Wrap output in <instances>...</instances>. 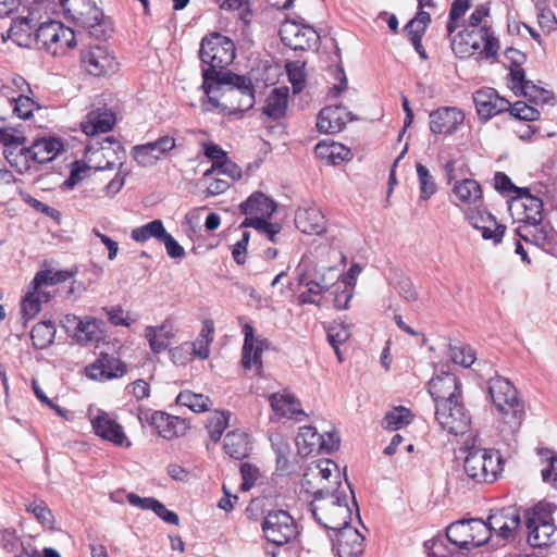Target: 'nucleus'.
<instances>
[{
    "mask_svg": "<svg viewBox=\"0 0 557 557\" xmlns=\"http://www.w3.org/2000/svg\"><path fill=\"white\" fill-rule=\"evenodd\" d=\"M14 113L21 119H29L33 115L35 109L39 106L36 101L27 94H20L17 98H13Z\"/></svg>",
    "mask_w": 557,
    "mask_h": 557,
    "instance_id": "nucleus-60",
    "label": "nucleus"
},
{
    "mask_svg": "<svg viewBox=\"0 0 557 557\" xmlns=\"http://www.w3.org/2000/svg\"><path fill=\"white\" fill-rule=\"evenodd\" d=\"M451 359L456 364L469 368L474 363L476 357L474 349L470 346H454L451 347Z\"/></svg>",
    "mask_w": 557,
    "mask_h": 557,
    "instance_id": "nucleus-61",
    "label": "nucleus"
},
{
    "mask_svg": "<svg viewBox=\"0 0 557 557\" xmlns=\"http://www.w3.org/2000/svg\"><path fill=\"white\" fill-rule=\"evenodd\" d=\"M207 100L202 108L226 110L231 113L243 112L255 104V92L251 81L235 74H224L219 79L202 85Z\"/></svg>",
    "mask_w": 557,
    "mask_h": 557,
    "instance_id": "nucleus-1",
    "label": "nucleus"
},
{
    "mask_svg": "<svg viewBox=\"0 0 557 557\" xmlns=\"http://www.w3.org/2000/svg\"><path fill=\"white\" fill-rule=\"evenodd\" d=\"M228 419H230V413L224 412V411H222V412L215 411L214 413H212L210 416L208 424H207V429H208L210 438L214 443H218L221 440V436H222L224 430L228 425Z\"/></svg>",
    "mask_w": 557,
    "mask_h": 557,
    "instance_id": "nucleus-53",
    "label": "nucleus"
},
{
    "mask_svg": "<svg viewBox=\"0 0 557 557\" xmlns=\"http://www.w3.org/2000/svg\"><path fill=\"white\" fill-rule=\"evenodd\" d=\"M85 371L91 380L104 382L122 377L127 371V366L114 356L100 354L92 363L86 367Z\"/></svg>",
    "mask_w": 557,
    "mask_h": 557,
    "instance_id": "nucleus-20",
    "label": "nucleus"
},
{
    "mask_svg": "<svg viewBox=\"0 0 557 557\" xmlns=\"http://www.w3.org/2000/svg\"><path fill=\"white\" fill-rule=\"evenodd\" d=\"M524 198L523 207L525 213V221L534 226L541 224L543 220V201L529 194L527 189L522 191V196Z\"/></svg>",
    "mask_w": 557,
    "mask_h": 557,
    "instance_id": "nucleus-47",
    "label": "nucleus"
},
{
    "mask_svg": "<svg viewBox=\"0 0 557 557\" xmlns=\"http://www.w3.org/2000/svg\"><path fill=\"white\" fill-rule=\"evenodd\" d=\"M429 393L437 407L438 403L460 399L461 384L453 373L441 372L430 380Z\"/></svg>",
    "mask_w": 557,
    "mask_h": 557,
    "instance_id": "nucleus-18",
    "label": "nucleus"
},
{
    "mask_svg": "<svg viewBox=\"0 0 557 557\" xmlns=\"http://www.w3.org/2000/svg\"><path fill=\"white\" fill-rule=\"evenodd\" d=\"M191 346L189 342H185L180 346L170 349V357L175 364H186L193 359Z\"/></svg>",
    "mask_w": 557,
    "mask_h": 557,
    "instance_id": "nucleus-63",
    "label": "nucleus"
},
{
    "mask_svg": "<svg viewBox=\"0 0 557 557\" xmlns=\"http://www.w3.org/2000/svg\"><path fill=\"white\" fill-rule=\"evenodd\" d=\"M176 332L174 320L168 317L158 326H146L145 338L148 341L151 351L153 354H160L169 348L171 342L176 336Z\"/></svg>",
    "mask_w": 557,
    "mask_h": 557,
    "instance_id": "nucleus-26",
    "label": "nucleus"
},
{
    "mask_svg": "<svg viewBox=\"0 0 557 557\" xmlns=\"http://www.w3.org/2000/svg\"><path fill=\"white\" fill-rule=\"evenodd\" d=\"M81 62L86 72L94 76L114 74L119 66L115 57L107 47L101 45L91 46L84 50Z\"/></svg>",
    "mask_w": 557,
    "mask_h": 557,
    "instance_id": "nucleus-14",
    "label": "nucleus"
},
{
    "mask_svg": "<svg viewBox=\"0 0 557 557\" xmlns=\"http://www.w3.org/2000/svg\"><path fill=\"white\" fill-rule=\"evenodd\" d=\"M239 208L240 212L246 216L245 220H271L276 211V203L263 193L255 191L246 201L240 203Z\"/></svg>",
    "mask_w": 557,
    "mask_h": 557,
    "instance_id": "nucleus-27",
    "label": "nucleus"
},
{
    "mask_svg": "<svg viewBox=\"0 0 557 557\" xmlns=\"http://www.w3.org/2000/svg\"><path fill=\"white\" fill-rule=\"evenodd\" d=\"M350 112L341 106L323 108L317 121V128L321 133L335 134L341 132L348 121H351Z\"/></svg>",
    "mask_w": 557,
    "mask_h": 557,
    "instance_id": "nucleus-28",
    "label": "nucleus"
},
{
    "mask_svg": "<svg viewBox=\"0 0 557 557\" xmlns=\"http://www.w3.org/2000/svg\"><path fill=\"white\" fill-rule=\"evenodd\" d=\"M485 524L490 529V537L494 533L504 540L513 539L521 524L519 509L509 506L492 510Z\"/></svg>",
    "mask_w": 557,
    "mask_h": 557,
    "instance_id": "nucleus-15",
    "label": "nucleus"
},
{
    "mask_svg": "<svg viewBox=\"0 0 557 557\" xmlns=\"http://www.w3.org/2000/svg\"><path fill=\"white\" fill-rule=\"evenodd\" d=\"M528 542L533 547L549 546L557 542V528L554 522L534 525L528 530Z\"/></svg>",
    "mask_w": 557,
    "mask_h": 557,
    "instance_id": "nucleus-41",
    "label": "nucleus"
},
{
    "mask_svg": "<svg viewBox=\"0 0 557 557\" xmlns=\"http://www.w3.org/2000/svg\"><path fill=\"white\" fill-rule=\"evenodd\" d=\"M63 10L75 24L96 39L107 38L111 32V23L104 18L102 11L90 0H59Z\"/></svg>",
    "mask_w": 557,
    "mask_h": 557,
    "instance_id": "nucleus-6",
    "label": "nucleus"
},
{
    "mask_svg": "<svg viewBox=\"0 0 557 557\" xmlns=\"http://www.w3.org/2000/svg\"><path fill=\"white\" fill-rule=\"evenodd\" d=\"M3 156L8 163L20 174L30 172L33 170V159L29 147L15 145L12 148L3 149Z\"/></svg>",
    "mask_w": 557,
    "mask_h": 557,
    "instance_id": "nucleus-38",
    "label": "nucleus"
},
{
    "mask_svg": "<svg viewBox=\"0 0 557 557\" xmlns=\"http://www.w3.org/2000/svg\"><path fill=\"white\" fill-rule=\"evenodd\" d=\"M429 117L432 134L450 135L463 123L465 114L456 107H442L432 111Z\"/></svg>",
    "mask_w": 557,
    "mask_h": 557,
    "instance_id": "nucleus-23",
    "label": "nucleus"
},
{
    "mask_svg": "<svg viewBox=\"0 0 557 557\" xmlns=\"http://www.w3.org/2000/svg\"><path fill=\"white\" fill-rule=\"evenodd\" d=\"M327 342L337 349V346L347 342L351 336L350 325L342 321H334L326 327Z\"/></svg>",
    "mask_w": 557,
    "mask_h": 557,
    "instance_id": "nucleus-49",
    "label": "nucleus"
},
{
    "mask_svg": "<svg viewBox=\"0 0 557 557\" xmlns=\"http://www.w3.org/2000/svg\"><path fill=\"white\" fill-rule=\"evenodd\" d=\"M236 55L234 42L219 34L212 33L201 40L199 57L202 63L209 65V69L202 71L203 84L219 79L225 73L221 70L230 65Z\"/></svg>",
    "mask_w": 557,
    "mask_h": 557,
    "instance_id": "nucleus-4",
    "label": "nucleus"
},
{
    "mask_svg": "<svg viewBox=\"0 0 557 557\" xmlns=\"http://www.w3.org/2000/svg\"><path fill=\"white\" fill-rule=\"evenodd\" d=\"M298 284L307 287V290L299 295L301 304H312L319 306L318 297L324 293L320 287H314L312 282L308 280V271H302L298 274Z\"/></svg>",
    "mask_w": 557,
    "mask_h": 557,
    "instance_id": "nucleus-56",
    "label": "nucleus"
},
{
    "mask_svg": "<svg viewBox=\"0 0 557 557\" xmlns=\"http://www.w3.org/2000/svg\"><path fill=\"white\" fill-rule=\"evenodd\" d=\"M446 539L459 548L470 549L490 540V529L482 519L456 521L447 527Z\"/></svg>",
    "mask_w": 557,
    "mask_h": 557,
    "instance_id": "nucleus-10",
    "label": "nucleus"
},
{
    "mask_svg": "<svg viewBox=\"0 0 557 557\" xmlns=\"http://www.w3.org/2000/svg\"><path fill=\"white\" fill-rule=\"evenodd\" d=\"M60 140L52 137L36 139L29 147L34 163H46L52 161L62 150Z\"/></svg>",
    "mask_w": 557,
    "mask_h": 557,
    "instance_id": "nucleus-34",
    "label": "nucleus"
},
{
    "mask_svg": "<svg viewBox=\"0 0 557 557\" xmlns=\"http://www.w3.org/2000/svg\"><path fill=\"white\" fill-rule=\"evenodd\" d=\"M453 196L459 207L473 208L478 210L483 203V191L479 182L472 178H462L455 182Z\"/></svg>",
    "mask_w": 557,
    "mask_h": 557,
    "instance_id": "nucleus-25",
    "label": "nucleus"
},
{
    "mask_svg": "<svg viewBox=\"0 0 557 557\" xmlns=\"http://www.w3.org/2000/svg\"><path fill=\"white\" fill-rule=\"evenodd\" d=\"M124 150L112 137L107 136L102 141L99 138L89 139L85 149V162L88 169L102 171L112 169L117 162L122 165Z\"/></svg>",
    "mask_w": 557,
    "mask_h": 557,
    "instance_id": "nucleus-11",
    "label": "nucleus"
},
{
    "mask_svg": "<svg viewBox=\"0 0 557 557\" xmlns=\"http://www.w3.org/2000/svg\"><path fill=\"white\" fill-rule=\"evenodd\" d=\"M463 469L476 483H493L503 470L502 456L495 449L473 448L465 458Z\"/></svg>",
    "mask_w": 557,
    "mask_h": 557,
    "instance_id": "nucleus-7",
    "label": "nucleus"
},
{
    "mask_svg": "<svg viewBox=\"0 0 557 557\" xmlns=\"http://www.w3.org/2000/svg\"><path fill=\"white\" fill-rule=\"evenodd\" d=\"M280 36L285 46L293 50H307L318 44L319 35L311 27L294 21H285L280 27Z\"/></svg>",
    "mask_w": 557,
    "mask_h": 557,
    "instance_id": "nucleus-16",
    "label": "nucleus"
},
{
    "mask_svg": "<svg viewBox=\"0 0 557 557\" xmlns=\"http://www.w3.org/2000/svg\"><path fill=\"white\" fill-rule=\"evenodd\" d=\"M321 434L317 432L315 428L305 425L299 429L296 436V446L299 454L308 456L313 453L321 451Z\"/></svg>",
    "mask_w": 557,
    "mask_h": 557,
    "instance_id": "nucleus-39",
    "label": "nucleus"
},
{
    "mask_svg": "<svg viewBox=\"0 0 557 557\" xmlns=\"http://www.w3.org/2000/svg\"><path fill=\"white\" fill-rule=\"evenodd\" d=\"M203 175L207 178H210L212 175H225L235 181L242 177V170L236 163L226 158L222 162L211 165Z\"/></svg>",
    "mask_w": 557,
    "mask_h": 557,
    "instance_id": "nucleus-52",
    "label": "nucleus"
},
{
    "mask_svg": "<svg viewBox=\"0 0 557 557\" xmlns=\"http://www.w3.org/2000/svg\"><path fill=\"white\" fill-rule=\"evenodd\" d=\"M487 389L500 419V432L505 434L516 433L520 429L525 414L517 388L508 379L497 375L488 380Z\"/></svg>",
    "mask_w": 557,
    "mask_h": 557,
    "instance_id": "nucleus-2",
    "label": "nucleus"
},
{
    "mask_svg": "<svg viewBox=\"0 0 557 557\" xmlns=\"http://www.w3.org/2000/svg\"><path fill=\"white\" fill-rule=\"evenodd\" d=\"M223 448L226 455L236 460L247 458L252 449L249 435L243 430L227 432Z\"/></svg>",
    "mask_w": 557,
    "mask_h": 557,
    "instance_id": "nucleus-32",
    "label": "nucleus"
},
{
    "mask_svg": "<svg viewBox=\"0 0 557 557\" xmlns=\"http://www.w3.org/2000/svg\"><path fill=\"white\" fill-rule=\"evenodd\" d=\"M451 50L458 58L479 54L480 59H495L499 51V41L491 26L482 25L479 29L465 28L451 39Z\"/></svg>",
    "mask_w": 557,
    "mask_h": 557,
    "instance_id": "nucleus-5",
    "label": "nucleus"
},
{
    "mask_svg": "<svg viewBox=\"0 0 557 557\" xmlns=\"http://www.w3.org/2000/svg\"><path fill=\"white\" fill-rule=\"evenodd\" d=\"M176 404L188 407L194 412H205L212 406L211 399L203 394L182 391L176 397Z\"/></svg>",
    "mask_w": 557,
    "mask_h": 557,
    "instance_id": "nucleus-44",
    "label": "nucleus"
},
{
    "mask_svg": "<svg viewBox=\"0 0 557 557\" xmlns=\"http://www.w3.org/2000/svg\"><path fill=\"white\" fill-rule=\"evenodd\" d=\"M71 276L72 273L67 271H57L54 273L49 270L39 271L35 275V288L55 285L65 282Z\"/></svg>",
    "mask_w": 557,
    "mask_h": 557,
    "instance_id": "nucleus-57",
    "label": "nucleus"
},
{
    "mask_svg": "<svg viewBox=\"0 0 557 557\" xmlns=\"http://www.w3.org/2000/svg\"><path fill=\"white\" fill-rule=\"evenodd\" d=\"M435 420L442 430L455 436L463 435L471 425L470 412L461 398L438 403L435 407Z\"/></svg>",
    "mask_w": 557,
    "mask_h": 557,
    "instance_id": "nucleus-12",
    "label": "nucleus"
},
{
    "mask_svg": "<svg viewBox=\"0 0 557 557\" xmlns=\"http://www.w3.org/2000/svg\"><path fill=\"white\" fill-rule=\"evenodd\" d=\"M26 510L32 512L35 518L45 527L51 528L53 524V515L44 500H34L26 505Z\"/></svg>",
    "mask_w": 557,
    "mask_h": 557,
    "instance_id": "nucleus-59",
    "label": "nucleus"
},
{
    "mask_svg": "<svg viewBox=\"0 0 557 557\" xmlns=\"http://www.w3.org/2000/svg\"><path fill=\"white\" fill-rule=\"evenodd\" d=\"M165 228L161 220H153L143 226L132 230L131 237L137 243H145L150 238L161 240L165 235Z\"/></svg>",
    "mask_w": 557,
    "mask_h": 557,
    "instance_id": "nucleus-45",
    "label": "nucleus"
},
{
    "mask_svg": "<svg viewBox=\"0 0 557 557\" xmlns=\"http://www.w3.org/2000/svg\"><path fill=\"white\" fill-rule=\"evenodd\" d=\"M508 111L513 117L522 121H535L540 116L539 110L523 101H517Z\"/></svg>",
    "mask_w": 557,
    "mask_h": 557,
    "instance_id": "nucleus-62",
    "label": "nucleus"
},
{
    "mask_svg": "<svg viewBox=\"0 0 557 557\" xmlns=\"http://www.w3.org/2000/svg\"><path fill=\"white\" fill-rule=\"evenodd\" d=\"M55 336V326L51 321L38 322L30 332L33 344L38 349H45L49 347Z\"/></svg>",
    "mask_w": 557,
    "mask_h": 557,
    "instance_id": "nucleus-42",
    "label": "nucleus"
},
{
    "mask_svg": "<svg viewBox=\"0 0 557 557\" xmlns=\"http://www.w3.org/2000/svg\"><path fill=\"white\" fill-rule=\"evenodd\" d=\"M473 101L479 119L484 122L510 109V102L504 97H500L493 88H484L475 91Z\"/></svg>",
    "mask_w": 557,
    "mask_h": 557,
    "instance_id": "nucleus-17",
    "label": "nucleus"
},
{
    "mask_svg": "<svg viewBox=\"0 0 557 557\" xmlns=\"http://www.w3.org/2000/svg\"><path fill=\"white\" fill-rule=\"evenodd\" d=\"M270 405L275 413L282 417L296 418L298 414H305L298 399L287 392L272 394Z\"/></svg>",
    "mask_w": 557,
    "mask_h": 557,
    "instance_id": "nucleus-36",
    "label": "nucleus"
},
{
    "mask_svg": "<svg viewBox=\"0 0 557 557\" xmlns=\"http://www.w3.org/2000/svg\"><path fill=\"white\" fill-rule=\"evenodd\" d=\"M152 420L162 437L170 440L177 436L176 425L181 423L178 418L163 412H157L152 417Z\"/></svg>",
    "mask_w": 557,
    "mask_h": 557,
    "instance_id": "nucleus-50",
    "label": "nucleus"
},
{
    "mask_svg": "<svg viewBox=\"0 0 557 557\" xmlns=\"http://www.w3.org/2000/svg\"><path fill=\"white\" fill-rule=\"evenodd\" d=\"M272 447L276 454V470L282 474H289L293 471V463L290 462L288 455L290 453L289 444L282 437L272 441Z\"/></svg>",
    "mask_w": 557,
    "mask_h": 557,
    "instance_id": "nucleus-48",
    "label": "nucleus"
},
{
    "mask_svg": "<svg viewBox=\"0 0 557 557\" xmlns=\"http://www.w3.org/2000/svg\"><path fill=\"white\" fill-rule=\"evenodd\" d=\"M545 457L547 465L542 469V478L544 482L557 481V455L550 450H546Z\"/></svg>",
    "mask_w": 557,
    "mask_h": 557,
    "instance_id": "nucleus-64",
    "label": "nucleus"
},
{
    "mask_svg": "<svg viewBox=\"0 0 557 557\" xmlns=\"http://www.w3.org/2000/svg\"><path fill=\"white\" fill-rule=\"evenodd\" d=\"M240 227H252L260 234L267 236L272 243H276V235L282 230L278 223H271L270 220L260 219L244 220Z\"/></svg>",
    "mask_w": 557,
    "mask_h": 557,
    "instance_id": "nucleus-51",
    "label": "nucleus"
},
{
    "mask_svg": "<svg viewBox=\"0 0 557 557\" xmlns=\"http://www.w3.org/2000/svg\"><path fill=\"white\" fill-rule=\"evenodd\" d=\"M34 38L36 41L33 48L46 50L52 55L62 54L76 45L72 28L65 27L61 22L44 18L38 24Z\"/></svg>",
    "mask_w": 557,
    "mask_h": 557,
    "instance_id": "nucleus-8",
    "label": "nucleus"
},
{
    "mask_svg": "<svg viewBox=\"0 0 557 557\" xmlns=\"http://www.w3.org/2000/svg\"><path fill=\"white\" fill-rule=\"evenodd\" d=\"M412 413L406 407H394L386 412L382 425L386 430L396 431L408 425L412 421Z\"/></svg>",
    "mask_w": 557,
    "mask_h": 557,
    "instance_id": "nucleus-46",
    "label": "nucleus"
},
{
    "mask_svg": "<svg viewBox=\"0 0 557 557\" xmlns=\"http://www.w3.org/2000/svg\"><path fill=\"white\" fill-rule=\"evenodd\" d=\"M335 548L339 557H359L363 552L364 537L350 523L334 530Z\"/></svg>",
    "mask_w": 557,
    "mask_h": 557,
    "instance_id": "nucleus-24",
    "label": "nucleus"
},
{
    "mask_svg": "<svg viewBox=\"0 0 557 557\" xmlns=\"http://www.w3.org/2000/svg\"><path fill=\"white\" fill-rule=\"evenodd\" d=\"M336 487L322 484L312 491L310 510L314 519L329 530H337L350 523L351 511L347 505L346 496L338 492L341 483L335 481Z\"/></svg>",
    "mask_w": 557,
    "mask_h": 557,
    "instance_id": "nucleus-3",
    "label": "nucleus"
},
{
    "mask_svg": "<svg viewBox=\"0 0 557 557\" xmlns=\"http://www.w3.org/2000/svg\"><path fill=\"white\" fill-rule=\"evenodd\" d=\"M243 332L245 338L242 364L245 369H251L252 367L260 368L262 364L261 354L263 350V342L255 337V330L249 323H245Z\"/></svg>",
    "mask_w": 557,
    "mask_h": 557,
    "instance_id": "nucleus-31",
    "label": "nucleus"
},
{
    "mask_svg": "<svg viewBox=\"0 0 557 557\" xmlns=\"http://www.w3.org/2000/svg\"><path fill=\"white\" fill-rule=\"evenodd\" d=\"M288 103V88H274L265 99L263 113L271 119H281L285 115Z\"/></svg>",
    "mask_w": 557,
    "mask_h": 557,
    "instance_id": "nucleus-37",
    "label": "nucleus"
},
{
    "mask_svg": "<svg viewBox=\"0 0 557 557\" xmlns=\"http://www.w3.org/2000/svg\"><path fill=\"white\" fill-rule=\"evenodd\" d=\"M91 425L95 433L102 440L111 442L116 446L131 447L132 443L127 438L123 426L110 417L109 413L100 411L91 419Z\"/></svg>",
    "mask_w": 557,
    "mask_h": 557,
    "instance_id": "nucleus-22",
    "label": "nucleus"
},
{
    "mask_svg": "<svg viewBox=\"0 0 557 557\" xmlns=\"http://www.w3.org/2000/svg\"><path fill=\"white\" fill-rule=\"evenodd\" d=\"M45 15L46 11L41 3L35 2L23 8L12 20L8 37L20 47L33 48L36 41L35 32Z\"/></svg>",
    "mask_w": 557,
    "mask_h": 557,
    "instance_id": "nucleus-9",
    "label": "nucleus"
},
{
    "mask_svg": "<svg viewBox=\"0 0 557 557\" xmlns=\"http://www.w3.org/2000/svg\"><path fill=\"white\" fill-rule=\"evenodd\" d=\"M49 293L42 287L35 288V277L33 278L26 295L21 300V312L24 319H34L41 309V302L49 300Z\"/></svg>",
    "mask_w": 557,
    "mask_h": 557,
    "instance_id": "nucleus-35",
    "label": "nucleus"
},
{
    "mask_svg": "<svg viewBox=\"0 0 557 557\" xmlns=\"http://www.w3.org/2000/svg\"><path fill=\"white\" fill-rule=\"evenodd\" d=\"M103 322L96 318H84L81 327L75 332V338L78 343L87 345L101 338V325Z\"/></svg>",
    "mask_w": 557,
    "mask_h": 557,
    "instance_id": "nucleus-43",
    "label": "nucleus"
},
{
    "mask_svg": "<svg viewBox=\"0 0 557 557\" xmlns=\"http://www.w3.org/2000/svg\"><path fill=\"white\" fill-rule=\"evenodd\" d=\"M416 170L420 185V198L426 200L436 191V184L426 166L418 163Z\"/></svg>",
    "mask_w": 557,
    "mask_h": 557,
    "instance_id": "nucleus-55",
    "label": "nucleus"
},
{
    "mask_svg": "<svg viewBox=\"0 0 557 557\" xmlns=\"http://www.w3.org/2000/svg\"><path fill=\"white\" fill-rule=\"evenodd\" d=\"M175 139L164 135L154 141L137 145L133 148V158L143 168L153 165L162 154L175 148Z\"/></svg>",
    "mask_w": 557,
    "mask_h": 557,
    "instance_id": "nucleus-19",
    "label": "nucleus"
},
{
    "mask_svg": "<svg viewBox=\"0 0 557 557\" xmlns=\"http://www.w3.org/2000/svg\"><path fill=\"white\" fill-rule=\"evenodd\" d=\"M471 4V0H454L449 11V21L447 23V33L449 36L456 30L459 18L465 15Z\"/></svg>",
    "mask_w": 557,
    "mask_h": 557,
    "instance_id": "nucleus-58",
    "label": "nucleus"
},
{
    "mask_svg": "<svg viewBox=\"0 0 557 557\" xmlns=\"http://www.w3.org/2000/svg\"><path fill=\"white\" fill-rule=\"evenodd\" d=\"M115 124V115L106 109L90 111L82 122V131L89 137L99 138L100 134L110 132Z\"/></svg>",
    "mask_w": 557,
    "mask_h": 557,
    "instance_id": "nucleus-29",
    "label": "nucleus"
},
{
    "mask_svg": "<svg viewBox=\"0 0 557 557\" xmlns=\"http://www.w3.org/2000/svg\"><path fill=\"white\" fill-rule=\"evenodd\" d=\"M335 474V479H338V468L337 465L329 459L320 460L315 465L308 468V470L304 474L302 486L306 487L307 492H311L314 486L312 485V480H320L322 482H329L330 478Z\"/></svg>",
    "mask_w": 557,
    "mask_h": 557,
    "instance_id": "nucleus-33",
    "label": "nucleus"
},
{
    "mask_svg": "<svg viewBox=\"0 0 557 557\" xmlns=\"http://www.w3.org/2000/svg\"><path fill=\"white\" fill-rule=\"evenodd\" d=\"M315 152L321 158H327L331 160L332 164H337L342 161L348 160L350 151L345 149L341 145L332 144L327 145H317Z\"/></svg>",
    "mask_w": 557,
    "mask_h": 557,
    "instance_id": "nucleus-54",
    "label": "nucleus"
},
{
    "mask_svg": "<svg viewBox=\"0 0 557 557\" xmlns=\"http://www.w3.org/2000/svg\"><path fill=\"white\" fill-rule=\"evenodd\" d=\"M296 227L309 235H320L325 231L326 221L320 209L302 207L295 214Z\"/></svg>",
    "mask_w": 557,
    "mask_h": 557,
    "instance_id": "nucleus-30",
    "label": "nucleus"
},
{
    "mask_svg": "<svg viewBox=\"0 0 557 557\" xmlns=\"http://www.w3.org/2000/svg\"><path fill=\"white\" fill-rule=\"evenodd\" d=\"M265 539L277 545H284L296 537L298 531L293 517L285 510L268 512L262 522Z\"/></svg>",
    "mask_w": 557,
    "mask_h": 557,
    "instance_id": "nucleus-13",
    "label": "nucleus"
},
{
    "mask_svg": "<svg viewBox=\"0 0 557 557\" xmlns=\"http://www.w3.org/2000/svg\"><path fill=\"white\" fill-rule=\"evenodd\" d=\"M555 509V505L546 502H540L532 508L525 510L524 520L527 529L529 530L534 525H543L544 523L554 522L553 512Z\"/></svg>",
    "mask_w": 557,
    "mask_h": 557,
    "instance_id": "nucleus-40",
    "label": "nucleus"
},
{
    "mask_svg": "<svg viewBox=\"0 0 557 557\" xmlns=\"http://www.w3.org/2000/svg\"><path fill=\"white\" fill-rule=\"evenodd\" d=\"M470 224L481 232L482 238L498 245L506 233V225L499 224L495 216L485 209L472 210L468 214Z\"/></svg>",
    "mask_w": 557,
    "mask_h": 557,
    "instance_id": "nucleus-21",
    "label": "nucleus"
}]
</instances>
